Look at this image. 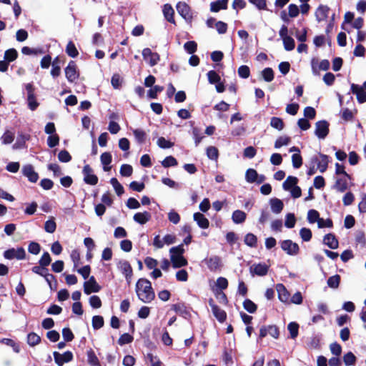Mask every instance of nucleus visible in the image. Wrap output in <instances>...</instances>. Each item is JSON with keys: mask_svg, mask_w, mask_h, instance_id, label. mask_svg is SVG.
Masks as SVG:
<instances>
[{"mask_svg": "<svg viewBox=\"0 0 366 366\" xmlns=\"http://www.w3.org/2000/svg\"><path fill=\"white\" fill-rule=\"evenodd\" d=\"M270 126L279 131H281L283 129L285 124L282 119L273 117L270 120Z\"/></svg>", "mask_w": 366, "mask_h": 366, "instance_id": "obj_39", "label": "nucleus"}, {"mask_svg": "<svg viewBox=\"0 0 366 366\" xmlns=\"http://www.w3.org/2000/svg\"><path fill=\"white\" fill-rule=\"evenodd\" d=\"M281 248L287 254L295 256L300 252L299 245L290 239L283 240L280 242Z\"/></svg>", "mask_w": 366, "mask_h": 366, "instance_id": "obj_4", "label": "nucleus"}, {"mask_svg": "<svg viewBox=\"0 0 366 366\" xmlns=\"http://www.w3.org/2000/svg\"><path fill=\"white\" fill-rule=\"evenodd\" d=\"M262 76L267 82H271L274 79V71L272 68L267 67L262 71Z\"/></svg>", "mask_w": 366, "mask_h": 366, "instance_id": "obj_38", "label": "nucleus"}, {"mask_svg": "<svg viewBox=\"0 0 366 366\" xmlns=\"http://www.w3.org/2000/svg\"><path fill=\"white\" fill-rule=\"evenodd\" d=\"M142 56L151 66H155L159 61V55L156 52H152L149 48L143 49Z\"/></svg>", "mask_w": 366, "mask_h": 366, "instance_id": "obj_12", "label": "nucleus"}, {"mask_svg": "<svg viewBox=\"0 0 366 366\" xmlns=\"http://www.w3.org/2000/svg\"><path fill=\"white\" fill-rule=\"evenodd\" d=\"M194 220L197 222L198 226L202 229H207L209 226V222L205 216L200 213L196 212L193 215Z\"/></svg>", "mask_w": 366, "mask_h": 366, "instance_id": "obj_21", "label": "nucleus"}, {"mask_svg": "<svg viewBox=\"0 0 366 366\" xmlns=\"http://www.w3.org/2000/svg\"><path fill=\"white\" fill-rule=\"evenodd\" d=\"M269 270V266L264 263L254 264L249 268V272L252 276H265Z\"/></svg>", "mask_w": 366, "mask_h": 366, "instance_id": "obj_15", "label": "nucleus"}, {"mask_svg": "<svg viewBox=\"0 0 366 366\" xmlns=\"http://www.w3.org/2000/svg\"><path fill=\"white\" fill-rule=\"evenodd\" d=\"M65 76L69 82H74L79 77V73L76 70V65L74 61H70L65 68Z\"/></svg>", "mask_w": 366, "mask_h": 366, "instance_id": "obj_10", "label": "nucleus"}, {"mask_svg": "<svg viewBox=\"0 0 366 366\" xmlns=\"http://www.w3.org/2000/svg\"><path fill=\"white\" fill-rule=\"evenodd\" d=\"M329 133V123L325 120L318 121L315 124V135L321 139H324Z\"/></svg>", "mask_w": 366, "mask_h": 366, "instance_id": "obj_6", "label": "nucleus"}, {"mask_svg": "<svg viewBox=\"0 0 366 366\" xmlns=\"http://www.w3.org/2000/svg\"><path fill=\"white\" fill-rule=\"evenodd\" d=\"M151 214L149 212H137L134 217L133 219L137 223L144 224L151 219Z\"/></svg>", "mask_w": 366, "mask_h": 366, "instance_id": "obj_22", "label": "nucleus"}, {"mask_svg": "<svg viewBox=\"0 0 366 366\" xmlns=\"http://www.w3.org/2000/svg\"><path fill=\"white\" fill-rule=\"evenodd\" d=\"M4 257L7 259H24L26 257V252L23 247H18L16 249L11 248L4 252Z\"/></svg>", "mask_w": 366, "mask_h": 366, "instance_id": "obj_3", "label": "nucleus"}, {"mask_svg": "<svg viewBox=\"0 0 366 366\" xmlns=\"http://www.w3.org/2000/svg\"><path fill=\"white\" fill-rule=\"evenodd\" d=\"M51 258L47 252L43 253L41 259L39 261V265L46 267L50 264Z\"/></svg>", "mask_w": 366, "mask_h": 366, "instance_id": "obj_60", "label": "nucleus"}, {"mask_svg": "<svg viewBox=\"0 0 366 366\" xmlns=\"http://www.w3.org/2000/svg\"><path fill=\"white\" fill-rule=\"evenodd\" d=\"M87 361L92 366H99V359L92 349L87 352Z\"/></svg>", "mask_w": 366, "mask_h": 366, "instance_id": "obj_45", "label": "nucleus"}, {"mask_svg": "<svg viewBox=\"0 0 366 366\" xmlns=\"http://www.w3.org/2000/svg\"><path fill=\"white\" fill-rule=\"evenodd\" d=\"M163 90V86L155 85L148 91V97L150 99H156L157 97V94L162 92Z\"/></svg>", "mask_w": 366, "mask_h": 366, "instance_id": "obj_56", "label": "nucleus"}, {"mask_svg": "<svg viewBox=\"0 0 366 366\" xmlns=\"http://www.w3.org/2000/svg\"><path fill=\"white\" fill-rule=\"evenodd\" d=\"M132 132L137 143L143 144L145 142L147 134L144 130L142 129H133Z\"/></svg>", "mask_w": 366, "mask_h": 366, "instance_id": "obj_29", "label": "nucleus"}, {"mask_svg": "<svg viewBox=\"0 0 366 366\" xmlns=\"http://www.w3.org/2000/svg\"><path fill=\"white\" fill-rule=\"evenodd\" d=\"M53 355L54 361L58 366H62L64 363L69 362L73 359V354L71 351H66L63 354L54 352Z\"/></svg>", "mask_w": 366, "mask_h": 366, "instance_id": "obj_11", "label": "nucleus"}, {"mask_svg": "<svg viewBox=\"0 0 366 366\" xmlns=\"http://www.w3.org/2000/svg\"><path fill=\"white\" fill-rule=\"evenodd\" d=\"M207 156L212 160H217L219 156L218 149L215 147L212 146L207 147Z\"/></svg>", "mask_w": 366, "mask_h": 366, "instance_id": "obj_57", "label": "nucleus"}, {"mask_svg": "<svg viewBox=\"0 0 366 366\" xmlns=\"http://www.w3.org/2000/svg\"><path fill=\"white\" fill-rule=\"evenodd\" d=\"M101 162L103 164V169L108 172L111 169L109 165L112 162V155L109 152H104L100 157Z\"/></svg>", "mask_w": 366, "mask_h": 366, "instance_id": "obj_28", "label": "nucleus"}, {"mask_svg": "<svg viewBox=\"0 0 366 366\" xmlns=\"http://www.w3.org/2000/svg\"><path fill=\"white\" fill-rule=\"evenodd\" d=\"M204 262L209 270L212 272L219 269L222 266L221 259L218 256H212L209 258H206Z\"/></svg>", "mask_w": 366, "mask_h": 366, "instance_id": "obj_17", "label": "nucleus"}, {"mask_svg": "<svg viewBox=\"0 0 366 366\" xmlns=\"http://www.w3.org/2000/svg\"><path fill=\"white\" fill-rule=\"evenodd\" d=\"M330 8L325 5H320L315 11V17L318 22L325 20L329 14Z\"/></svg>", "mask_w": 366, "mask_h": 366, "instance_id": "obj_18", "label": "nucleus"}, {"mask_svg": "<svg viewBox=\"0 0 366 366\" xmlns=\"http://www.w3.org/2000/svg\"><path fill=\"white\" fill-rule=\"evenodd\" d=\"M357 361V357L352 352H348L343 356V362L346 366L354 365Z\"/></svg>", "mask_w": 366, "mask_h": 366, "instance_id": "obj_35", "label": "nucleus"}, {"mask_svg": "<svg viewBox=\"0 0 366 366\" xmlns=\"http://www.w3.org/2000/svg\"><path fill=\"white\" fill-rule=\"evenodd\" d=\"M320 160L318 162V169L321 173L327 170V164L329 162L328 156L323 154H320Z\"/></svg>", "mask_w": 366, "mask_h": 366, "instance_id": "obj_31", "label": "nucleus"}, {"mask_svg": "<svg viewBox=\"0 0 366 366\" xmlns=\"http://www.w3.org/2000/svg\"><path fill=\"white\" fill-rule=\"evenodd\" d=\"M177 11L179 14L187 21L191 23L192 21V14L188 4L184 2H179L177 6Z\"/></svg>", "mask_w": 366, "mask_h": 366, "instance_id": "obj_5", "label": "nucleus"}, {"mask_svg": "<svg viewBox=\"0 0 366 366\" xmlns=\"http://www.w3.org/2000/svg\"><path fill=\"white\" fill-rule=\"evenodd\" d=\"M228 0H217L210 4V10L212 12H217L221 9H226Z\"/></svg>", "mask_w": 366, "mask_h": 366, "instance_id": "obj_27", "label": "nucleus"}, {"mask_svg": "<svg viewBox=\"0 0 366 366\" xmlns=\"http://www.w3.org/2000/svg\"><path fill=\"white\" fill-rule=\"evenodd\" d=\"M276 289L278 293L279 300L282 302H287L290 298V293L282 284H277Z\"/></svg>", "mask_w": 366, "mask_h": 366, "instance_id": "obj_23", "label": "nucleus"}, {"mask_svg": "<svg viewBox=\"0 0 366 366\" xmlns=\"http://www.w3.org/2000/svg\"><path fill=\"white\" fill-rule=\"evenodd\" d=\"M172 309L179 314V315L182 316L184 318H187L190 316V312L188 307L185 305L184 303H177L172 305Z\"/></svg>", "mask_w": 366, "mask_h": 366, "instance_id": "obj_20", "label": "nucleus"}, {"mask_svg": "<svg viewBox=\"0 0 366 366\" xmlns=\"http://www.w3.org/2000/svg\"><path fill=\"white\" fill-rule=\"evenodd\" d=\"M257 172L254 169H248L245 174V179L249 183H254L257 180Z\"/></svg>", "mask_w": 366, "mask_h": 366, "instance_id": "obj_47", "label": "nucleus"}, {"mask_svg": "<svg viewBox=\"0 0 366 366\" xmlns=\"http://www.w3.org/2000/svg\"><path fill=\"white\" fill-rule=\"evenodd\" d=\"M59 143V137L56 134L50 135L47 138V144L49 147L53 148Z\"/></svg>", "mask_w": 366, "mask_h": 366, "instance_id": "obj_64", "label": "nucleus"}, {"mask_svg": "<svg viewBox=\"0 0 366 366\" xmlns=\"http://www.w3.org/2000/svg\"><path fill=\"white\" fill-rule=\"evenodd\" d=\"M246 217V213L239 209L234 211L232 215V219L235 224H242L244 222Z\"/></svg>", "mask_w": 366, "mask_h": 366, "instance_id": "obj_26", "label": "nucleus"}, {"mask_svg": "<svg viewBox=\"0 0 366 366\" xmlns=\"http://www.w3.org/2000/svg\"><path fill=\"white\" fill-rule=\"evenodd\" d=\"M136 293L138 298L144 303L151 302L155 297L152 283L144 278H141L137 281Z\"/></svg>", "mask_w": 366, "mask_h": 366, "instance_id": "obj_1", "label": "nucleus"}, {"mask_svg": "<svg viewBox=\"0 0 366 366\" xmlns=\"http://www.w3.org/2000/svg\"><path fill=\"white\" fill-rule=\"evenodd\" d=\"M170 259L174 268H179L187 264V259L183 257L184 249L183 244L173 247L169 249Z\"/></svg>", "mask_w": 366, "mask_h": 366, "instance_id": "obj_2", "label": "nucleus"}, {"mask_svg": "<svg viewBox=\"0 0 366 366\" xmlns=\"http://www.w3.org/2000/svg\"><path fill=\"white\" fill-rule=\"evenodd\" d=\"M66 54L71 56V57H76L78 56L79 52L74 45V44L72 41H69L66 47Z\"/></svg>", "mask_w": 366, "mask_h": 366, "instance_id": "obj_48", "label": "nucleus"}, {"mask_svg": "<svg viewBox=\"0 0 366 366\" xmlns=\"http://www.w3.org/2000/svg\"><path fill=\"white\" fill-rule=\"evenodd\" d=\"M238 74L241 78L247 79L250 75V69L246 65L240 66L238 69Z\"/></svg>", "mask_w": 366, "mask_h": 366, "instance_id": "obj_62", "label": "nucleus"}, {"mask_svg": "<svg viewBox=\"0 0 366 366\" xmlns=\"http://www.w3.org/2000/svg\"><path fill=\"white\" fill-rule=\"evenodd\" d=\"M120 174L123 177H130L133 172V168L130 164H124L121 166Z\"/></svg>", "mask_w": 366, "mask_h": 366, "instance_id": "obj_58", "label": "nucleus"}, {"mask_svg": "<svg viewBox=\"0 0 366 366\" xmlns=\"http://www.w3.org/2000/svg\"><path fill=\"white\" fill-rule=\"evenodd\" d=\"M287 330L290 332V337L292 339H295L298 335L299 325L295 322H292L288 324Z\"/></svg>", "mask_w": 366, "mask_h": 366, "instance_id": "obj_43", "label": "nucleus"}, {"mask_svg": "<svg viewBox=\"0 0 366 366\" xmlns=\"http://www.w3.org/2000/svg\"><path fill=\"white\" fill-rule=\"evenodd\" d=\"M337 192H344L347 189V182L345 179L339 178L333 186Z\"/></svg>", "mask_w": 366, "mask_h": 366, "instance_id": "obj_32", "label": "nucleus"}, {"mask_svg": "<svg viewBox=\"0 0 366 366\" xmlns=\"http://www.w3.org/2000/svg\"><path fill=\"white\" fill-rule=\"evenodd\" d=\"M282 41L284 48L286 51H292L295 49V40L291 36L282 39Z\"/></svg>", "mask_w": 366, "mask_h": 366, "instance_id": "obj_50", "label": "nucleus"}, {"mask_svg": "<svg viewBox=\"0 0 366 366\" xmlns=\"http://www.w3.org/2000/svg\"><path fill=\"white\" fill-rule=\"evenodd\" d=\"M101 290V287L97 282L95 278L92 276L89 280L84 284V292L86 295L92 292H98Z\"/></svg>", "mask_w": 366, "mask_h": 366, "instance_id": "obj_14", "label": "nucleus"}, {"mask_svg": "<svg viewBox=\"0 0 366 366\" xmlns=\"http://www.w3.org/2000/svg\"><path fill=\"white\" fill-rule=\"evenodd\" d=\"M82 172L84 174V181L86 184L90 185H95L97 184L98 177L93 174V169L89 164L84 167Z\"/></svg>", "mask_w": 366, "mask_h": 366, "instance_id": "obj_9", "label": "nucleus"}, {"mask_svg": "<svg viewBox=\"0 0 366 366\" xmlns=\"http://www.w3.org/2000/svg\"><path fill=\"white\" fill-rule=\"evenodd\" d=\"M296 223V218L292 213H288L285 217V225L287 228H293Z\"/></svg>", "mask_w": 366, "mask_h": 366, "instance_id": "obj_52", "label": "nucleus"}, {"mask_svg": "<svg viewBox=\"0 0 366 366\" xmlns=\"http://www.w3.org/2000/svg\"><path fill=\"white\" fill-rule=\"evenodd\" d=\"M133 337L129 333H124L120 336L118 340V343L119 345H124L126 344L131 343L133 341Z\"/></svg>", "mask_w": 366, "mask_h": 366, "instance_id": "obj_61", "label": "nucleus"}, {"mask_svg": "<svg viewBox=\"0 0 366 366\" xmlns=\"http://www.w3.org/2000/svg\"><path fill=\"white\" fill-rule=\"evenodd\" d=\"M292 166L295 169L300 168L302 164V158L300 154H294L292 156Z\"/></svg>", "mask_w": 366, "mask_h": 366, "instance_id": "obj_63", "label": "nucleus"}, {"mask_svg": "<svg viewBox=\"0 0 366 366\" xmlns=\"http://www.w3.org/2000/svg\"><path fill=\"white\" fill-rule=\"evenodd\" d=\"M244 242L245 244L250 247H256L257 243V238L254 234L248 233L245 235Z\"/></svg>", "mask_w": 366, "mask_h": 366, "instance_id": "obj_34", "label": "nucleus"}, {"mask_svg": "<svg viewBox=\"0 0 366 366\" xmlns=\"http://www.w3.org/2000/svg\"><path fill=\"white\" fill-rule=\"evenodd\" d=\"M209 305L211 307L212 313L217 320L219 322H224L227 318L226 312L215 305L212 299L209 300Z\"/></svg>", "mask_w": 366, "mask_h": 366, "instance_id": "obj_13", "label": "nucleus"}, {"mask_svg": "<svg viewBox=\"0 0 366 366\" xmlns=\"http://www.w3.org/2000/svg\"><path fill=\"white\" fill-rule=\"evenodd\" d=\"M162 11H163L164 18L169 22L175 24V20L174 19V11L172 6L169 4H166L163 6Z\"/></svg>", "mask_w": 366, "mask_h": 366, "instance_id": "obj_24", "label": "nucleus"}, {"mask_svg": "<svg viewBox=\"0 0 366 366\" xmlns=\"http://www.w3.org/2000/svg\"><path fill=\"white\" fill-rule=\"evenodd\" d=\"M300 236L304 242H309L312 239V234L310 229L303 227L300 230Z\"/></svg>", "mask_w": 366, "mask_h": 366, "instance_id": "obj_53", "label": "nucleus"}, {"mask_svg": "<svg viewBox=\"0 0 366 366\" xmlns=\"http://www.w3.org/2000/svg\"><path fill=\"white\" fill-rule=\"evenodd\" d=\"M18 56V52L15 49H7L4 56V60L9 63L14 61Z\"/></svg>", "mask_w": 366, "mask_h": 366, "instance_id": "obj_33", "label": "nucleus"}, {"mask_svg": "<svg viewBox=\"0 0 366 366\" xmlns=\"http://www.w3.org/2000/svg\"><path fill=\"white\" fill-rule=\"evenodd\" d=\"M298 182V179L293 176H289L282 184V187L285 190L289 191L292 187H295Z\"/></svg>", "mask_w": 366, "mask_h": 366, "instance_id": "obj_30", "label": "nucleus"}, {"mask_svg": "<svg viewBox=\"0 0 366 366\" xmlns=\"http://www.w3.org/2000/svg\"><path fill=\"white\" fill-rule=\"evenodd\" d=\"M14 139V133L9 130H6L1 137V141L4 144H11Z\"/></svg>", "mask_w": 366, "mask_h": 366, "instance_id": "obj_36", "label": "nucleus"}, {"mask_svg": "<svg viewBox=\"0 0 366 366\" xmlns=\"http://www.w3.org/2000/svg\"><path fill=\"white\" fill-rule=\"evenodd\" d=\"M104 318L100 315H95L92 317V327L94 330H99L104 326Z\"/></svg>", "mask_w": 366, "mask_h": 366, "instance_id": "obj_51", "label": "nucleus"}, {"mask_svg": "<svg viewBox=\"0 0 366 366\" xmlns=\"http://www.w3.org/2000/svg\"><path fill=\"white\" fill-rule=\"evenodd\" d=\"M323 243L327 245L329 248L335 249L338 248L339 246V242L336 237L332 234H327L325 235L323 238Z\"/></svg>", "mask_w": 366, "mask_h": 366, "instance_id": "obj_19", "label": "nucleus"}, {"mask_svg": "<svg viewBox=\"0 0 366 366\" xmlns=\"http://www.w3.org/2000/svg\"><path fill=\"white\" fill-rule=\"evenodd\" d=\"M110 183L112 185V187H114V189L118 196H121L124 192V187L119 182V181L117 180V178H114V177L110 179Z\"/></svg>", "mask_w": 366, "mask_h": 366, "instance_id": "obj_42", "label": "nucleus"}, {"mask_svg": "<svg viewBox=\"0 0 366 366\" xmlns=\"http://www.w3.org/2000/svg\"><path fill=\"white\" fill-rule=\"evenodd\" d=\"M340 282V276L339 274H335L331 276L327 280V285L330 288L337 289L338 288Z\"/></svg>", "mask_w": 366, "mask_h": 366, "instance_id": "obj_41", "label": "nucleus"}, {"mask_svg": "<svg viewBox=\"0 0 366 366\" xmlns=\"http://www.w3.org/2000/svg\"><path fill=\"white\" fill-rule=\"evenodd\" d=\"M320 219L319 212L315 209H310L307 212V221L310 224L317 222Z\"/></svg>", "mask_w": 366, "mask_h": 366, "instance_id": "obj_40", "label": "nucleus"}, {"mask_svg": "<svg viewBox=\"0 0 366 366\" xmlns=\"http://www.w3.org/2000/svg\"><path fill=\"white\" fill-rule=\"evenodd\" d=\"M351 92L356 94L357 99L359 103L362 104L366 102V92L364 88L358 84H351Z\"/></svg>", "mask_w": 366, "mask_h": 366, "instance_id": "obj_16", "label": "nucleus"}, {"mask_svg": "<svg viewBox=\"0 0 366 366\" xmlns=\"http://www.w3.org/2000/svg\"><path fill=\"white\" fill-rule=\"evenodd\" d=\"M118 269L125 276L128 283L130 282L132 277V268L129 262L127 260H119L117 264Z\"/></svg>", "mask_w": 366, "mask_h": 366, "instance_id": "obj_7", "label": "nucleus"}, {"mask_svg": "<svg viewBox=\"0 0 366 366\" xmlns=\"http://www.w3.org/2000/svg\"><path fill=\"white\" fill-rule=\"evenodd\" d=\"M41 342V337L36 334L35 332H30L27 335V343L31 346L34 347L38 345Z\"/></svg>", "mask_w": 366, "mask_h": 366, "instance_id": "obj_37", "label": "nucleus"}, {"mask_svg": "<svg viewBox=\"0 0 366 366\" xmlns=\"http://www.w3.org/2000/svg\"><path fill=\"white\" fill-rule=\"evenodd\" d=\"M184 49L188 54H192L197 51V44L194 41H189L184 44Z\"/></svg>", "mask_w": 366, "mask_h": 366, "instance_id": "obj_55", "label": "nucleus"}, {"mask_svg": "<svg viewBox=\"0 0 366 366\" xmlns=\"http://www.w3.org/2000/svg\"><path fill=\"white\" fill-rule=\"evenodd\" d=\"M56 229V224L53 217L47 220L44 224V229L48 233H54Z\"/></svg>", "mask_w": 366, "mask_h": 366, "instance_id": "obj_49", "label": "nucleus"}, {"mask_svg": "<svg viewBox=\"0 0 366 366\" xmlns=\"http://www.w3.org/2000/svg\"><path fill=\"white\" fill-rule=\"evenodd\" d=\"M208 81L210 84H217L220 81L219 75L214 70H211L207 73Z\"/></svg>", "mask_w": 366, "mask_h": 366, "instance_id": "obj_59", "label": "nucleus"}, {"mask_svg": "<svg viewBox=\"0 0 366 366\" xmlns=\"http://www.w3.org/2000/svg\"><path fill=\"white\" fill-rule=\"evenodd\" d=\"M269 204L271 207V210L274 214L280 213L284 207V204L282 201L277 198H272L269 200Z\"/></svg>", "mask_w": 366, "mask_h": 366, "instance_id": "obj_25", "label": "nucleus"}, {"mask_svg": "<svg viewBox=\"0 0 366 366\" xmlns=\"http://www.w3.org/2000/svg\"><path fill=\"white\" fill-rule=\"evenodd\" d=\"M178 164L177 159L172 156L167 157L162 162V165L165 167H175Z\"/></svg>", "mask_w": 366, "mask_h": 366, "instance_id": "obj_54", "label": "nucleus"}, {"mask_svg": "<svg viewBox=\"0 0 366 366\" xmlns=\"http://www.w3.org/2000/svg\"><path fill=\"white\" fill-rule=\"evenodd\" d=\"M21 172L23 175L32 183H36L39 179L38 173L34 170V167L30 164L24 165L21 169Z\"/></svg>", "mask_w": 366, "mask_h": 366, "instance_id": "obj_8", "label": "nucleus"}, {"mask_svg": "<svg viewBox=\"0 0 366 366\" xmlns=\"http://www.w3.org/2000/svg\"><path fill=\"white\" fill-rule=\"evenodd\" d=\"M243 307L249 313H254L257 309V305L249 299H246L243 302Z\"/></svg>", "mask_w": 366, "mask_h": 366, "instance_id": "obj_46", "label": "nucleus"}, {"mask_svg": "<svg viewBox=\"0 0 366 366\" xmlns=\"http://www.w3.org/2000/svg\"><path fill=\"white\" fill-rule=\"evenodd\" d=\"M290 141V137L287 136H281L276 139L274 142V148L279 149L282 146L288 145Z\"/></svg>", "mask_w": 366, "mask_h": 366, "instance_id": "obj_44", "label": "nucleus"}]
</instances>
